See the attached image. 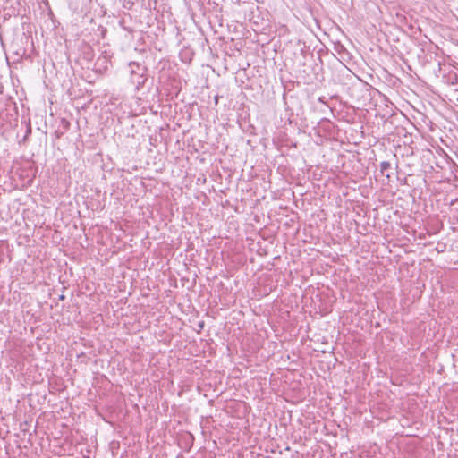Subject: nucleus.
<instances>
[{"label":"nucleus","mask_w":458,"mask_h":458,"mask_svg":"<svg viewBox=\"0 0 458 458\" xmlns=\"http://www.w3.org/2000/svg\"><path fill=\"white\" fill-rule=\"evenodd\" d=\"M391 168V164L388 161H384L380 164V169L383 174Z\"/></svg>","instance_id":"1"},{"label":"nucleus","mask_w":458,"mask_h":458,"mask_svg":"<svg viewBox=\"0 0 458 458\" xmlns=\"http://www.w3.org/2000/svg\"><path fill=\"white\" fill-rule=\"evenodd\" d=\"M30 133H31V127H30V123H29L26 135L30 134Z\"/></svg>","instance_id":"2"},{"label":"nucleus","mask_w":458,"mask_h":458,"mask_svg":"<svg viewBox=\"0 0 458 458\" xmlns=\"http://www.w3.org/2000/svg\"><path fill=\"white\" fill-rule=\"evenodd\" d=\"M4 93V86L2 83H0V94Z\"/></svg>","instance_id":"3"},{"label":"nucleus","mask_w":458,"mask_h":458,"mask_svg":"<svg viewBox=\"0 0 458 458\" xmlns=\"http://www.w3.org/2000/svg\"><path fill=\"white\" fill-rule=\"evenodd\" d=\"M323 98H318V100H319L320 102L324 103V99H323Z\"/></svg>","instance_id":"4"}]
</instances>
